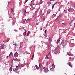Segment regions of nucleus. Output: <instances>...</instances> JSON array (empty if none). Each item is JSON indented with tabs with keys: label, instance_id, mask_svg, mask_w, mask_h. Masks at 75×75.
<instances>
[{
	"label": "nucleus",
	"instance_id": "35",
	"mask_svg": "<svg viewBox=\"0 0 75 75\" xmlns=\"http://www.w3.org/2000/svg\"><path fill=\"white\" fill-rule=\"evenodd\" d=\"M13 45H15L16 47V46H17V44H13Z\"/></svg>",
	"mask_w": 75,
	"mask_h": 75
},
{
	"label": "nucleus",
	"instance_id": "63",
	"mask_svg": "<svg viewBox=\"0 0 75 75\" xmlns=\"http://www.w3.org/2000/svg\"><path fill=\"white\" fill-rule=\"evenodd\" d=\"M50 1H54V0H50Z\"/></svg>",
	"mask_w": 75,
	"mask_h": 75
},
{
	"label": "nucleus",
	"instance_id": "42",
	"mask_svg": "<svg viewBox=\"0 0 75 75\" xmlns=\"http://www.w3.org/2000/svg\"><path fill=\"white\" fill-rule=\"evenodd\" d=\"M45 17H44L43 19V20H45Z\"/></svg>",
	"mask_w": 75,
	"mask_h": 75
},
{
	"label": "nucleus",
	"instance_id": "13",
	"mask_svg": "<svg viewBox=\"0 0 75 75\" xmlns=\"http://www.w3.org/2000/svg\"><path fill=\"white\" fill-rule=\"evenodd\" d=\"M30 21V19H27V20H26V23H28V22H29V21Z\"/></svg>",
	"mask_w": 75,
	"mask_h": 75
},
{
	"label": "nucleus",
	"instance_id": "57",
	"mask_svg": "<svg viewBox=\"0 0 75 75\" xmlns=\"http://www.w3.org/2000/svg\"><path fill=\"white\" fill-rule=\"evenodd\" d=\"M25 33H26V32H27V31H26V30H25Z\"/></svg>",
	"mask_w": 75,
	"mask_h": 75
},
{
	"label": "nucleus",
	"instance_id": "12",
	"mask_svg": "<svg viewBox=\"0 0 75 75\" xmlns=\"http://www.w3.org/2000/svg\"><path fill=\"white\" fill-rule=\"evenodd\" d=\"M60 41V40H59V39L58 40H57V44H58V43H59Z\"/></svg>",
	"mask_w": 75,
	"mask_h": 75
},
{
	"label": "nucleus",
	"instance_id": "26",
	"mask_svg": "<svg viewBox=\"0 0 75 75\" xmlns=\"http://www.w3.org/2000/svg\"><path fill=\"white\" fill-rule=\"evenodd\" d=\"M13 9L12 8H11V12H13Z\"/></svg>",
	"mask_w": 75,
	"mask_h": 75
},
{
	"label": "nucleus",
	"instance_id": "49",
	"mask_svg": "<svg viewBox=\"0 0 75 75\" xmlns=\"http://www.w3.org/2000/svg\"><path fill=\"white\" fill-rule=\"evenodd\" d=\"M38 25V23H37L36 24V25Z\"/></svg>",
	"mask_w": 75,
	"mask_h": 75
},
{
	"label": "nucleus",
	"instance_id": "43",
	"mask_svg": "<svg viewBox=\"0 0 75 75\" xmlns=\"http://www.w3.org/2000/svg\"><path fill=\"white\" fill-rule=\"evenodd\" d=\"M57 2H56V3H55V4H54V5L55 6V4H57Z\"/></svg>",
	"mask_w": 75,
	"mask_h": 75
},
{
	"label": "nucleus",
	"instance_id": "60",
	"mask_svg": "<svg viewBox=\"0 0 75 75\" xmlns=\"http://www.w3.org/2000/svg\"><path fill=\"white\" fill-rule=\"evenodd\" d=\"M14 31H15L16 32H17V30H14Z\"/></svg>",
	"mask_w": 75,
	"mask_h": 75
},
{
	"label": "nucleus",
	"instance_id": "17",
	"mask_svg": "<svg viewBox=\"0 0 75 75\" xmlns=\"http://www.w3.org/2000/svg\"><path fill=\"white\" fill-rule=\"evenodd\" d=\"M36 17H37V16H36V15L35 14L33 16V18H36Z\"/></svg>",
	"mask_w": 75,
	"mask_h": 75
},
{
	"label": "nucleus",
	"instance_id": "4",
	"mask_svg": "<svg viewBox=\"0 0 75 75\" xmlns=\"http://www.w3.org/2000/svg\"><path fill=\"white\" fill-rule=\"evenodd\" d=\"M23 14H24V15H25L26 14V13H27V12H26V10H25V9L23 10Z\"/></svg>",
	"mask_w": 75,
	"mask_h": 75
},
{
	"label": "nucleus",
	"instance_id": "14",
	"mask_svg": "<svg viewBox=\"0 0 75 75\" xmlns=\"http://www.w3.org/2000/svg\"><path fill=\"white\" fill-rule=\"evenodd\" d=\"M52 68H54V69L55 68V65L54 64H52Z\"/></svg>",
	"mask_w": 75,
	"mask_h": 75
},
{
	"label": "nucleus",
	"instance_id": "56",
	"mask_svg": "<svg viewBox=\"0 0 75 75\" xmlns=\"http://www.w3.org/2000/svg\"><path fill=\"white\" fill-rule=\"evenodd\" d=\"M69 65V66H70V67H72V65H71V64Z\"/></svg>",
	"mask_w": 75,
	"mask_h": 75
},
{
	"label": "nucleus",
	"instance_id": "20",
	"mask_svg": "<svg viewBox=\"0 0 75 75\" xmlns=\"http://www.w3.org/2000/svg\"><path fill=\"white\" fill-rule=\"evenodd\" d=\"M60 17H61L59 16V15L57 18V20H58V19L59 18H60Z\"/></svg>",
	"mask_w": 75,
	"mask_h": 75
},
{
	"label": "nucleus",
	"instance_id": "19",
	"mask_svg": "<svg viewBox=\"0 0 75 75\" xmlns=\"http://www.w3.org/2000/svg\"><path fill=\"white\" fill-rule=\"evenodd\" d=\"M1 47L2 48L4 49V46L2 45L1 46Z\"/></svg>",
	"mask_w": 75,
	"mask_h": 75
},
{
	"label": "nucleus",
	"instance_id": "54",
	"mask_svg": "<svg viewBox=\"0 0 75 75\" xmlns=\"http://www.w3.org/2000/svg\"><path fill=\"white\" fill-rule=\"evenodd\" d=\"M53 15H54V16H56V14H53Z\"/></svg>",
	"mask_w": 75,
	"mask_h": 75
},
{
	"label": "nucleus",
	"instance_id": "33",
	"mask_svg": "<svg viewBox=\"0 0 75 75\" xmlns=\"http://www.w3.org/2000/svg\"><path fill=\"white\" fill-rule=\"evenodd\" d=\"M46 57L47 58H48V55H46Z\"/></svg>",
	"mask_w": 75,
	"mask_h": 75
},
{
	"label": "nucleus",
	"instance_id": "61",
	"mask_svg": "<svg viewBox=\"0 0 75 75\" xmlns=\"http://www.w3.org/2000/svg\"><path fill=\"white\" fill-rule=\"evenodd\" d=\"M26 2H27L26 1H25V2L24 4H25V3H26Z\"/></svg>",
	"mask_w": 75,
	"mask_h": 75
},
{
	"label": "nucleus",
	"instance_id": "23",
	"mask_svg": "<svg viewBox=\"0 0 75 75\" xmlns=\"http://www.w3.org/2000/svg\"><path fill=\"white\" fill-rule=\"evenodd\" d=\"M62 24L63 25H66V24H67L65 23H62Z\"/></svg>",
	"mask_w": 75,
	"mask_h": 75
},
{
	"label": "nucleus",
	"instance_id": "8",
	"mask_svg": "<svg viewBox=\"0 0 75 75\" xmlns=\"http://www.w3.org/2000/svg\"><path fill=\"white\" fill-rule=\"evenodd\" d=\"M44 71L45 72V73H47V72H48V71H49V70H48V69H47L44 70Z\"/></svg>",
	"mask_w": 75,
	"mask_h": 75
},
{
	"label": "nucleus",
	"instance_id": "64",
	"mask_svg": "<svg viewBox=\"0 0 75 75\" xmlns=\"http://www.w3.org/2000/svg\"><path fill=\"white\" fill-rule=\"evenodd\" d=\"M20 48H21V46H20Z\"/></svg>",
	"mask_w": 75,
	"mask_h": 75
},
{
	"label": "nucleus",
	"instance_id": "10",
	"mask_svg": "<svg viewBox=\"0 0 75 75\" xmlns=\"http://www.w3.org/2000/svg\"><path fill=\"white\" fill-rule=\"evenodd\" d=\"M15 70H18V66L16 67V68L15 69Z\"/></svg>",
	"mask_w": 75,
	"mask_h": 75
},
{
	"label": "nucleus",
	"instance_id": "58",
	"mask_svg": "<svg viewBox=\"0 0 75 75\" xmlns=\"http://www.w3.org/2000/svg\"><path fill=\"white\" fill-rule=\"evenodd\" d=\"M28 1V0H25V1H26V2H27V1Z\"/></svg>",
	"mask_w": 75,
	"mask_h": 75
},
{
	"label": "nucleus",
	"instance_id": "53",
	"mask_svg": "<svg viewBox=\"0 0 75 75\" xmlns=\"http://www.w3.org/2000/svg\"><path fill=\"white\" fill-rule=\"evenodd\" d=\"M24 23H25V21H23V24H24Z\"/></svg>",
	"mask_w": 75,
	"mask_h": 75
},
{
	"label": "nucleus",
	"instance_id": "2",
	"mask_svg": "<svg viewBox=\"0 0 75 75\" xmlns=\"http://www.w3.org/2000/svg\"><path fill=\"white\" fill-rule=\"evenodd\" d=\"M59 49V46H57L56 48L55 49L54 51V53H55V54H56L57 52V51L58 50V49Z\"/></svg>",
	"mask_w": 75,
	"mask_h": 75
},
{
	"label": "nucleus",
	"instance_id": "41",
	"mask_svg": "<svg viewBox=\"0 0 75 75\" xmlns=\"http://www.w3.org/2000/svg\"><path fill=\"white\" fill-rule=\"evenodd\" d=\"M67 64H68V65H70V64H71V63H70V62L68 63H67Z\"/></svg>",
	"mask_w": 75,
	"mask_h": 75
},
{
	"label": "nucleus",
	"instance_id": "28",
	"mask_svg": "<svg viewBox=\"0 0 75 75\" xmlns=\"http://www.w3.org/2000/svg\"><path fill=\"white\" fill-rule=\"evenodd\" d=\"M39 67L40 69H41V64H39Z\"/></svg>",
	"mask_w": 75,
	"mask_h": 75
},
{
	"label": "nucleus",
	"instance_id": "3",
	"mask_svg": "<svg viewBox=\"0 0 75 75\" xmlns=\"http://www.w3.org/2000/svg\"><path fill=\"white\" fill-rule=\"evenodd\" d=\"M67 10H68V11H69V12H73L74 11L73 10L69 8Z\"/></svg>",
	"mask_w": 75,
	"mask_h": 75
},
{
	"label": "nucleus",
	"instance_id": "15",
	"mask_svg": "<svg viewBox=\"0 0 75 75\" xmlns=\"http://www.w3.org/2000/svg\"><path fill=\"white\" fill-rule=\"evenodd\" d=\"M67 54L69 56H72V55L71 54H70V53H67Z\"/></svg>",
	"mask_w": 75,
	"mask_h": 75
},
{
	"label": "nucleus",
	"instance_id": "55",
	"mask_svg": "<svg viewBox=\"0 0 75 75\" xmlns=\"http://www.w3.org/2000/svg\"><path fill=\"white\" fill-rule=\"evenodd\" d=\"M27 54H30V52H27Z\"/></svg>",
	"mask_w": 75,
	"mask_h": 75
},
{
	"label": "nucleus",
	"instance_id": "6",
	"mask_svg": "<svg viewBox=\"0 0 75 75\" xmlns=\"http://www.w3.org/2000/svg\"><path fill=\"white\" fill-rule=\"evenodd\" d=\"M51 10L48 9L47 11V14H49V13H50V12H51Z\"/></svg>",
	"mask_w": 75,
	"mask_h": 75
},
{
	"label": "nucleus",
	"instance_id": "37",
	"mask_svg": "<svg viewBox=\"0 0 75 75\" xmlns=\"http://www.w3.org/2000/svg\"><path fill=\"white\" fill-rule=\"evenodd\" d=\"M50 70H51V71H54V69H52V68H51L50 69Z\"/></svg>",
	"mask_w": 75,
	"mask_h": 75
},
{
	"label": "nucleus",
	"instance_id": "45",
	"mask_svg": "<svg viewBox=\"0 0 75 75\" xmlns=\"http://www.w3.org/2000/svg\"><path fill=\"white\" fill-rule=\"evenodd\" d=\"M22 29H24V27H23V26L22 27Z\"/></svg>",
	"mask_w": 75,
	"mask_h": 75
},
{
	"label": "nucleus",
	"instance_id": "62",
	"mask_svg": "<svg viewBox=\"0 0 75 75\" xmlns=\"http://www.w3.org/2000/svg\"><path fill=\"white\" fill-rule=\"evenodd\" d=\"M74 27H75V23L74 24Z\"/></svg>",
	"mask_w": 75,
	"mask_h": 75
},
{
	"label": "nucleus",
	"instance_id": "9",
	"mask_svg": "<svg viewBox=\"0 0 75 75\" xmlns=\"http://www.w3.org/2000/svg\"><path fill=\"white\" fill-rule=\"evenodd\" d=\"M13 69V67L11 66L10 67L9 70H10L11 72V71H12Z\"/></svg>",
	"mask_w": 75,
	"mask_h": 75
},
{
	"label": "nucleus",
	"instance_id": "51",
	"mask_svg": "<svg viewBox=\"0 0 75 75\" xmlns=\"http://www.w3.org/2000/svg\"><path fill=\"white\" fill-rule=\"evenodd\" d=\"M46 33H47V32H46V30H45V34H46Z\"/></svg>",
	"mask_w": 75,
	"mask_h": 75
},
{
	"label": "nucleus",
	"instance_id": "11",
	"mask_svg": "<svg viewBox=\"0 0 75 75\" xmlns=\"http://www.w3.org/2000/svg\"><path fill=\"white\" fill-rule=\"evenodd\" d=\"M47 4H48V6H50V5L51 4V2L50 1L48 2Z\"/></svg>",
	"mask_w": 75,
	"mask_h": 75
},
{
	"label": "nucleus",
	"instance_id": "50",
	"mask_svg": "<svg viewBox=\"0 0 75 75\" xmlns=\"http://www.w3.org/2000/svg\"><path fill=\"white\" fill-rule=\"evenodd\" d=\"M48 25V24H47L46 25V27H47Z\"/></svg>",
	"mask_w": 75,
	"mask_h": 75
},
{
	"label": "nucleus",
	"instance_id": "24",
	"mask_svg": "<svg viewBox=\"0 0 75 75\" xmlns=\"http://www.w3.org/2000/svg\"><path fill=\"white\" fill-rule=\"evenodd\" d=\"M44 36H45V37H47V35L46 34H44Z\"/></svg>",
	"mask_w": 75,
	"mask_h": 75
},
{
	"label": "nucleus",
	"instance_id": "36",
	"mask_svg": "<svg viewBox=\"0 0 75 75\" xmlns=\"http://www.w3.org/2000/svg\"><path fill=\"white\" fill-rule=\"evenodd\" d=\"M50 52H51V51H50L48 53V55H49L50 54Z\"/></svg>",
	"mask_w": 75,
	"mask_h": 75
},
{
	"label": "nucleus",
	"instance_id": "30",
	"mask_svg": "<svg viewBox=\"0 0 75 75\" xmlns=\"http://www.w3.org/2000/svg\"><path fill=\"white\" fill-rule=\"evenodd\" d=\"M40 3H42V0H40Z\"/></svg>",
	"mask_w": 75,
	"mask_h": 75
},
{
	"label": "nucleus",
	"instance_id": "27",
	"mask_svg": "<svg viewBox=\"0 0 75 75\" xmlns=\"http://www.w3.org/2000/svg\"><path fill=\"white\" fill-rule=\"evenodd\" d=\"M74 19H73V20H71V22H70V23H72V21H74Z\"/></svg>",
	"mask_w": 75,
	"mask_h": 75
},
{
	"label": "nucleus",
	"instance_id": "31",
	"mask_svg": "<svg viewBox=\"0 0 75 75\" xmlns=\"http://www.w3.org/2000/svg\"><path fill=\"white\" fill-rule=\"evenodd\" d=\"M59 16L61 17L62 16V14H60L59 15Z\"/></svg>",
	"mask_w": 75,
	"mask_h": 75
},
{
	"label": "nucleus",
	"instance_id": "34",
	"mask_svg": "<svg viewBox=\"0 0 75 75\" xmlns=\"http://www.w3.org/2000/svg\"><path fill=\"white\" fill-rule=\"evenodd\" d=\"M34 6V4L32 3L31 4V6Z\"/></svg>",
	"mask_w": 75,
	"mask_h": 75
},
{
	"label": "nucleus",
	"instance_id": "29",
	"mask_svg": "<svg viewBox=\"0 0 75 75\" xmlns=\"http://www.w3.org/2000/svg\"><path fill=\"white\" fill-rule=\"evenodd\" d=\"M37 14V11H36L35 13V14L36 15Z\"/></svg>",
	"mask_w": 75,
	"mask_h": 75
},
{
	"label": "nucleus",
	"instance_id": "59",
	"mask_svg": "<svg viewBox=\"0 0 75 75\" xmlns=\"http://www.w3.org/2000/svg\"><path fill=\"white\" fill-rule=\"evenodd\" d=\"M48 63H47L46 64V65H48Z\"/></svg>",
	"mask_w": 75,
	"mask_h": 75
},
{
	"label": "nucleus",
	"instance_id": "16",
	"mask_svg": "<svg viewBox=\"0 0 75 75\" xmlns=\"http://www.w3.org/2000/svg\"><path fill=\"white\" fill-rule=\"evenodd\" d=\"M11 67H12V66H13V62H11Z\"/></svg>",
	"mask_w": 75,
	"mask_h": 75
},
{
	"label": "nucleus",
	"instance_id": "5",
	"mask_svg": "<svg viewBox=\"0 0 75 75\" xmlns=\"http://www.w3.org/2000/svg\"><path fill=\"white\" fill-rule=\"evenodd\" d=\"M13 71L16 72V73H18V72H19V71H18V70H14L13 69Z\"/></svg>",
	"mask_w": 75,
	"mask_h": 75
},
{
	"label": "nucleus",
	"instance_id": "46",
	"mask_svg": "<svg viewBox=\"0 0 75 75\" xmlns=\"http://www.w3.org/2000/svg\"><path fill=\"white\" fill-rule=\"evenodd\" d=\"M55 5H53L52 6V8H53L54 7V6Z\"/></svg>",
	"mask_w": 75,
	"mask_h": 75
},
{
	"label": "nucleus",
	"instance_id": "7",
	"mask_svg": "<svg viewBox=\"0 0 75 75\" xmlns=\"http://www.w3.org/2000/svg\"><path fill=\"white\" fill-rule=\"evenodd\" d=\"M12 55H13V53L12 52H11L9 54V58H11V57Z\"/></svg>",
	"mask_w": 75,
	"mask_h": 75
},
{
	"label": "nucleus",
	"instance_id": "25",
	"mask_svg": "<svg viewBox=\"0 0 75 75\" xmlns=\"http://www.w3.org/2000/svg\"><path fill=\"white\" fill-rule=\"evenodd\" d=\"M34 54L33 53V55L32 56V59H33V58H34Z\"/></svg>",
	"mask_w": 75,
	"mask_h": 75
},
{
	"label": "nucleus",
	"instance_id": "38",
	"mask_svg": "<svg viewBox=\"0 0 75 75\" xmlns=\"http://www.w3.org/2000/svg\"><path fill=\"white\" fill-rule=\"evenodd\" d=\"M30 34V31H28L27 33V35H29Z\"/></svg>",
	"mask_w": 75,
	"mask_h": 75
},
{
	"label": "nucleus",
	"instance_id": "52",
	"mask_svg": "<svg viewBox=\"0 0 75 75\" xmlns=\"http://www.w3.org/2000/svg\"><path fill=\"white\" fill-rule=\"evenodd\" d=\"M14 24H15L14 22H13V24H12V25L13 26V25H14Z\"/></svg>",
	"mask_w": 75,
	"mask_h": 75
},
{
	"label": "nucleus",
	"instance_id": "44",
	"mask_svg": "<svg viewBox=\"0 0 75 75\" xmlns=\"http://www.w3.org/2000/svg\"><path fill=\"white\" fill-rule=\"evenodd\" d=\"M0 61H1V57L0 56Z\"/></svg>",
	"mask_w": 75,
	"mask_h": 75
},
{
	"label": "nucleus",
	"instance_id": "48",
	"mask_svg": "<svg viewBox=\"0 0 75 75\" xmlns=\"http://www.w3.org/2000/svg\"><path fill=\"white\" fill-rule=\"evenodd\" d=\"M20 67H23V64H21V65H20Z\"/></svg>",
	"mask_w": 75,
	"mask_h": 75
},
{
	"label": "nucleus",
	"instance_id": "32",
	"mask_svg": "<svg viewBox=\"0 0 75 75\" xmlns=\"http://www.w3.org/2000/svg\"><path fill=\"white\" fill-rule=\"evenodd\" d=\"M46 68H45V67H44L43 68V69L44 71H45V70H46Z\"/></svg>",
	"mask_w": 75,
	"mask_h": 75
},
{
	"label": "nucleus",
	"instance_id": "18",
	"mask_svg": "<svg viewBox=\"0 0 75 75\" xmlns=\"http://www.w3.org/2000/svg\"><path fill=\"white\" fill-rule=\"evenodd\" d=\"M49 41L50 42H51V38H49Z\"/></svg>",
	"mask_w": 75,
	"mask_h": 75
},
{
	"label": "nucleus",
	"instance_id": "39",
	"mask_svg": "<svg viewBox=\"0 0 75 75\" xmlns=\"http://www.w3.org/2000/svg\"><path fill=\"white\" fill-rule=\"evenodd\" d=\"M64 12H65V13H67V10H64Z\"/></svg>",
	"mask_w": 75,
	"mask_h": 75
},
{
	"label": "nucleus",
	"instance_id": "40",
	"mask_svg": "<svg viewBox=\"0 0 75 75\" xmlns=\"http://www.w3.org/2000/svg\"><path fill=\"white\" fill-rule=\"evenodd\" d=\"M33 2H34V0H32L31 3H33Z\"/></svg>",
	"mask_w": 75,
	"mask_h": 75
},
{
	"label": "nucleus",
	"instance_id": "21",
	"mask_svg": "<svg viewBox=\"0 0 75 75\" xmlns=\"http://www.w3.org/2000/svg\"><path fill=\"white\" fill-rule=\"evenodd\" d=\"M17 55V53H15L14 54V56H16Z\"/></svg>",
	"mask_w": 75,
	"mask_h": 75
},
{
	"label": "nucleus",
	"instance_id": "22",
	"mask_svg": "<svg viewBox=\"0 0 75 75\" xmlns=\"http://www.w3.org/2000/svg\"><path fill=\"white\" fill-rule=\"evenodd\" d=\"M35 67L37 69H39V67H38V66L36 65V66H35Z\"/></svg>",
	"mask_w": 75,
	"mask_h": 75
},
{
	"label": "nucleus",
	"instance_id": "1",
	"mask_svg": "<svg viewBox=\"0 0 75 75\" xmlns=\"http://www.w3.org/2000/svg\"><path fill=\"white\" fill-rule=\"evenodd\" d=\"M60 45L62 46H65L66 45V43L65 42V41L64 40H62L61 42Z\"/></svg>",
	"mask_w": 75,
	"mask_h": 75
},
{
	"label": "nucleus",
	"instance_id": "47",
	"mask_svg": "<svg viewBox=\"0 0 75 75\" xmlns=\"http://www.w3.org/2000/svg\"><path fill=\"white\" fill-rule=\"evenodd\" d=\"M9 18H12V17L11 16H9Z\"/></svg>",
	"mask_w": 75,
	"mask_h": 75
}]
</instances>
